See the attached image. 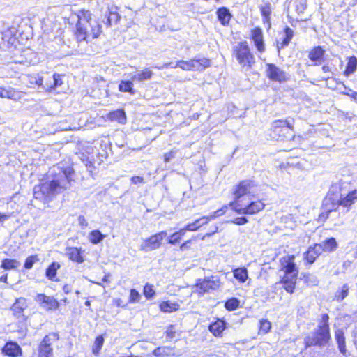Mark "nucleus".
<instances>
[{"instance_id":"a19ab883","label":"nucleus","mask_w":357,"mask_h":357,"mask_svg":"<svg viewBox=\"0 0 357 357\" xmlns=\"http://www.w3.org/2000/svg\"><path fill=\"white\" fill-rule=\"evenodd\" d=\"M172 354V349L167 347H159L155 349L153 354L156 357H165Z\"/></svg>"},{"instance_id":"20e7f679","label":"nucleus","mask_w":357,"mask_h":357,"mask_svg":"<svg viewBox=\"0 0 357 357\" xmlns=\"http://www.w3.org/2000/svg\"><path fill=\"white\" fill-rule=\"evenodd\" d=\"M357 191L353 190L349 192L346 197L341 198L338 200L337 203H333L331 201V198L326 197L324 201L323 211L319 218L321 220H326L328 218L329 214L336 211L340 205L344 207L351 206L357 201Z\"/></svg>"},{"instance_id":"f3484780","label":"nucleus","mask_w":357,"mask_h":357,"mask_svg":"<svg viewBox=\"0 0 357 357\" xmlns=\"http://www.w3.org/2000/svg\"><path fill=\"white\" fill-rule=\"evenodd\" d=\"M2 352L10 357H17L22 355V351L17 343L10 341L6 343Z\"/></svg>"},{"instance_id":"c9c22d12","label":"nucleus","mask_w":357,"mask_h":357,"mask_svg":"<svg viewBox=\"0 0 357 357\" xmlns=\"http://www.w3.org/2000/svg\"><path fill=\"white\" fill-rule=\"evenodd\" d=\"M20 266V262L16 259H5L1 261V268L5 270L15 269Z\"/></svg>"},{"instance_id":"e433bc0d","label":"nucleus","mask_w":357,"mask_h":357,"mask_svg":"<svg viewBox=\"0 0 357 357\" xmlns=\"http://www.w3.org/2000/svg\"><path fill=\"white\" fill-rule=\"evenodd\" d=\"M133 81L128 80V81H121L119 84V90L121 92H128L130 94H135V91L133 89Z\"/></svg>"},{"instance_id":"69168bd1","label":"nucleus","mask_w":357,"mask_h":357,"mask_svg":"<svg viewBox=\"0 0 357 357\" xmlns=\"http://www.w3.org/2000/svg\"><path fill=\"white\" fill-rule=\"evenodd\" d=\"M34 79L36 85L43 88V78L42 77H34Z\"/></svg>"},{"instance_id":"6ab92c4d","label":"nucleus","mask_w":357,"mask_h":357,"mask_svg":"<svg viewBox=\"0 0 357 357\" xmlns=\"http://www.w3.org/2000/svg\"><path fill=\"white\" fill-rule=\"evenodd\" d=\"M335 339L337 344L340 352L344 356H347L345 337L342 330L337 329L335 332Z\"/></svg>"},{"instance_id":"37998d69","label":"nucleus","mask_w":357,"mask_h":357,"mask_svg":"<svg viewBox=\"0 0 357 357\" xmlns=\"http://www.w3.org/2000/svg\"><path fill=\"white\" fill-rule=\"evenodd\" d=\"M178 67L184 70H193L192 59L190 61H179L176 62L174 66H172V68H176Z\"/></svg>"},{"instance_id":"f03ea898","label":"nucleus","mask_w":357,"mask_h":357,"mask_svg":"<svg viewBox=\"0 0 357 357\" xmlns=\"http://www.w3.org/2000/svg\"><path fill=\"white\" fill-rule=\"evenodd\" d=\"M77 20L75 36L78 42L86 41L98 38L102 33L99 22L92 20L91 13L87 10H81L72 16Z\"/></svg>"},{"instance_id":"c85d7f7f","label":"nucleus","mask_w":357,"mask_h":357,"mask_svg":"<svg viewBox=\"0 0 357 357\" xmlns=\"http://www.w3.org/2000/svg\"><path fill=\"white\" fill-rule=\"evenodd\" d=\"M193 63V70L202 71L205 68H208L211 65V61L206 58H195L192 59Z\"/></svg>"},{"instance_id":"338daca9","label":"nucleus","mask_w":357,"mask_h":357,"mask_svg":"<svg viewBox=\"0 0 357 357\" xmlns=\"http://www.w3.org/2000/svg\"><path fill=\"white\" fill-rule=\"evenodd\" d=\"M169 66H171V62L165 63L161 66L160 65L155 66L153 68L161 70V69L168 68Z\"/></svg>"},{"instance_id":"6e6552de","label":"nucleus","mask_w":357,"mask_h":357,"mask_svg":"<svg viewBox=\"0 0 357 357\" xmlns=\"http://www.w3.org/2000/svg\"><path fill=\"white\" fill-rule=\"evenodd\" d=\"M330 340V331L315 328L310 335L305 338L304 341L306 347L312 346L323 347L328 344Z\"/></svg>"},{"instance_id":"0eeeda50","label":"nucleus","mask_w":357,"mask_h":357,"mask_svg":"<svg viewBox=\"0 0 357 357\" xmlns=\"http://www.w3.org/2000/svg\"><path fill=\"white\" fill-rule=\"evenodd\" d=\"M229 205L237 213L243 215L256 214L262 211L265 207V204L261 200L251 201L248 204H243L238 202H231Z\"/></svg>"},{"instance_id":"9d476101","label":"nucleus","mask_w":357,"mask_h":357,"mask_svg":"<svg viewBox=\"0 0 357 357\" xmlns=\"http://www.w3.org/2000/svg\"><path fill=\"white\" fill-rule=\"evenodd\" d=\"M291 130V126L287 121L278 120L273 123L272 133L273 137H278V139L281 140L291 139L293 137Z\"/></svg>"},{"instance_id":"7ed1b4c3","label":"nucleus","mask_w":357,"mask_h":357,"mask_svg":"<svg viewBox=\"0 0 357 357\" xmlns=\"http://www.w3.org/2000/svg\"><path fill=\"white\" fill-rule=\"evenodd\" d=\"M294 255L284 256L280 259L281 270L284 272V275L280 280L283 288L289 293L292 294L298 274V269L294 263Z\"/></svg>"},{"instance_id":"412c9836","label":"nucleus","mask_w":357,"mask_h":357,"mask_svg":"<svg viewBox=\"0 0 357 357\" xmlns=\"http://www.w3.org/2000/svg\"><path fill=\"white\" fill-rule=\"evenodd\" d=\"M321 252L322 248L321 246L315 244L314 246L309 248L305 253V258L309 264H312Z\"/></svg>"},{"instance_id":"2eb2a0df","label":"nucleus","mask_w":357,"mask_h":357,"mask_svg":"<svg viewBox=\"0 0 357 357\" xmlns=\"http://www.w3.org/2000/svg\"><path fill=\"white\" fill-rule=\"evenodd\" d=\"M227 210V206H224L220 209H218V210L215 211V212H213L212 214H210L207 216H203V217L196 220L193 222L195 225V227H197V229H198L202 226L206 225L209 221L213 220L215 219L216 218L225 214L226 213Z\"/></svg>"},{"instance_id":"052dcab7","label":"nucleus","mask_w":357,"mask_h":357,"mask_svg":"<svg viewBox=\"0 0 357 357\" xmlns=\"http://www.w3.org/2000/svg\"><path fill=\"white\" fill-rule=\"evenodd\" d=\"M78 221H79V223L80 226L82 228H84V227H87L88 222H87L86 220L85 219V218L83 215H79V216Z\"/></svg>"},{"instance_id":"c03bdc74","label":"nucleus","mask_w":357,"mask_h":357,"mask_svg":"<svg viewBox=\"0 0 357 357\" xmlns=\"http://www.w3.org/2000/svg\"><path fill=\"white\" fill-rule=\"evenodd\" d=\"M349 289L348 284H344L342 289L335 293V299L339 302L342 301L348 296Z\"/></svg>"},{"instance_id":"a878e982","label":"nucleus","mask_w":357,"mask_h":357,"mask_svg":"<svg viewBox=\"0 0 357 357\" xmlns=\"http://www.w3.org/2000/svg\"><path fill=\"white\" fill-rule=\"evenodd\" d=\"M66 255L68 258L75 262L81 264L84 261L83 257L81 255V249L77 248H68L67 249Z\"/></svg>"},{"instance_id":"ea45409f","label":"nucleus","mask_w":357,"mask_h":357,"mask_svg":"<svg viewBox=\"0 0 357 357\" xmlns=\"http://www.w3.org/2000/svg\"><path fill=\"white\" fill-rule=\"evenodd\" d=\"M328 320L329 316L327 314H322L318 321L317 329L330 331Z\"/></svg>"},{"instance_id":"09e8293b","label":"nucleus","mask_w":357,"mask_h":357,"mask_svg":"<svg viewBox=\"0 0 357 357\" xmlns=\"http://www.w3.org/2000/svg\"><path fill=\"white\" fill-rule=\"evenodd\" d=\"M144 294L147 299L152 298L155 295L153 285L146 284L144 287Z\"/></svg>"},{"instance_id":"de8ad7c7","label":"nucleus","mask_w":357,"mask_h":357,"mask_svg":"<svg viewBox=\"0 0 357 357\" xmlns=\"http://www.w3.org/2000/svg\"><path fill=\"white\" fill-rule=\"evenodd\" d=\"M271 328V324L266 319L260 321L259 332L263 334L267 333Z\"/></svg>"},{"instance_id":"a18cd8bd","label":"nucleus","mask_w":357,"mask_h":357,"mask_svg":"<svg viewBox=\"0 0 357 357\" xmlns=\"http://www.w3.org/2000/svg\"><path fill=\"white\" fill-rule=\"evenodd\" d=\"M104 343V338L102 336L99 335L98 336L94 342V344L92 348L93 354L95 355H98L100 353V351Z\"/></svg>"},{"instance_id":"6e6d98bb","label":"nucleus","mask_w":357,"mask_h":357,"mask_svg":"<svg viewBox=\"0 0 357 357\" xmlns=\"http://www.w3.org/2000/svg\"><path fill=\"white\" fill-rule=\"evenodd\" d=\"M176 151L174 150H172L164 155V160L167 162L172 160L173 158L176 156Z\"/></svg>"},{"instance_id":"c756f323","label":"nucleus","mask_w":357,"mask_h":357,"mask_svg":"<svg viewBox=\"0 0 357 357\" xmlns=\"http://www.w3.org/2000/svg\"><path fill=\"white\" fill-rule=\"evenodd\" d=\"M4 96L5 98H8L13 100H19L24 96V94L20 91L12 87H8L6 89Z\"/></svg>"},{"instance_id":"8fccbe9b","label":"nucleus","mask_w":357,"mask_h":357,"mask_svg":"<svg viewBox=\"0 0 357 357\" xmlns=\"http://www.w3.org/2000/svg\"><path fill=\"white\" fill-rule=\"evenodd\" d=\"M38 260L36 255H31L26 258L24 266L26 269H31L33 264Z\"/></svg>"},{"instance_id":"a211bd4d","label":"nucleus","mask_w":357,"mask_h":357,"mask_svg":"<svg viewBox=\"0 0 357 357\" xmlns=\"http://www.w3.org/2000/svg\"><path fill=\"white\" fill-rule=\"evenodd\" d=\"M153 73L149 68H145L142 70H139L134 74L130 75V79L132 81H137L139 82L149 80L151 79Z\"/></svg>"},{"instance_id":"39448f33","label":"nucleus","mask_w":357,"mask_h":357,"mask_svg":"<svg viewBox=\"0 0 357 357\" xmlns=\"http://www.w3.org/2000/svg\"><path fill=\"white\" fill-rule=\"evenodd\" d=\"M233 55L240 66L246 70H249L255 63V57L246 41L241 42L234 47Z\"/></svg>"},{"instance_id":"bf43d9fd","label":"nucleus","mask_w":357,"mask_h":357,"mask_svg":"<svg viewBox=\"0 0 357 357\" xmlns=\"http://www.w3.org/2000/svg\"><path fill=\"white\" fill-rule=\"evenodd\" d=\"M131 183L134 185H137L138 183H141L144 182V178L139 176H134L130 179Z\"/></svg>"},{"instance_id":"603ef678","label":"nucleus","mask_w":357,"mask_h":357,"mask_svg":"<svg viewBox=\"0 0 357 357\" xmlns=\"http://www.w3.org/2000/svg\"><path fill=\"white\" fill-rule=\"evenodd\" d=\"M307 7L306 0H298L296 1V10L298 13H303Z\"/></svg>"},{"instance_id":"9b49d317","label":"nucleus","mask_w":357,"mask_h":357,"mask_svg":"<svg viewBox=\"0 0 357 357\" xmlns=\"http://www.w3.org/2000/svg\"><path fill=\"white\" fill-rule=\"evenodd\" d=\"M220 286V280L217 276H211L197 280L196 287L199 294H204L210 290H216Z\"/></svg>"},{"instance_id":"bb28decb","label":"nucleus","mask_w":357,"mask_h":357,"mask_svg":"<svg viewBox=\"0 0 357 357\" xmlns=\"http://www.w3.org/2000/svg\"><path fill=\"white\" fill-rule=\"evenodd\" d=\"M217 15L218 20L223 26H226L229 24L231 17L229 9L225 7L219 8L217 10Z\"/></svg>"},{"instance_id":"4c0bfd02","label":"nucleus","mask_w":357,"mask_h":357,"mask_svg":"<svg viewBox=\"0 0 357 357\" xmlns=\"http://www.w3.org/2000/svg\"><path fill=\"white\" fill-rule=\"evenodd\" d=\"M105 238V235L102 234L99 230H93L89 234V239L93 244L100 243Z\"/></svg>"},{"instance_id":"680f3d73","label":"nucleus","mask_w":357,"mask_h":357,"mask_svg":"<svg viewBox=\"0 0 357 357\" xmlns=\"http://www.w3.org/2000/svg\"><path fill=\"white\" fill-rule=\"evenodd\" d=\"M190 243H191L190 240H188V241H185L183 243H182L181 245L180 250L184 251V250L190 249Z\"/></svg>"},{"instance_id":"13d9d810","label":"nucleus","mask_w":357,"mask_h":357,"mask_svg":"<svg viewBox=\"0 0 357 357\" xmlns=\"http://www.w3.org/2000/svg\"><path fill=\"white\" fill-rule=\"evenodd\" d=\"M284 35L287 38H288L289 40H291V38H293L294 36V31L290 29L289 27L287 26L285 29H284Z\"/></svg>"},{"instance_id":"49530a36","label":"nucleus","mask_w":357,"mask_h":357,"mask_svg":"<svg viewBox=\"0 0 357 357\" xmlns=\"http://www.w3.org/2000/svg\"><path fill=\"white\" fill-rule=\"evenodd\" d=\"M239 303L240 301L238 299L236 298H231L225 302V307L227 310L233 311L238 307Z\"/></svg>"},{"instance_id":"864d4df0","label":"nucleus","mask_w":357,"mask_h":357,"mask_svg":"<svg viewBox=\"0 0 357 357\" xmlns=\"http://www.w3.org/2000/svg\"><path fill=\"white\" fill-rule=\"evenodd\" d=\"M181 237L177 234V232H174L169 236L168 243L171 245H176L181 241Z\"/></svg>"},{"instance_id":"f257e3e1","label":"nucleus","mask_w":357,"mask_h":357,"mask_svg":"<svg viewBox=\"0 0 357 357\" xmlns=\"http://www.w3.org/2000/svg\"><path fill=\"white\" fill-rule=\"evenodd\" d=\"M74 176L75 171L70 167L54 166L47 173V181L34 187L35 199L49 202L71 187Z\"/></svg>"},{"instance_id":"0e129e2a","label":"nucleus","mask_w":357,"mask_h":357,"mask_svg":"<svg viewBox=\"0 0 357 357\" xmlns=\"http://www.w3.org/2000/svg\"><path fill=\"white\" fill-rule=\"evenodd\" d=\"M186 229H188V231H195L198 230L197 229V227H195V225L194 224V222L188 224L186 225Z\"/></svg>"},{"instance_id":"2f4dec72","label":"nucleus","mask_w":357,"mask_h":357,"mask_svg":"<svg viewBox=\"0 0 357 357\" xmlns=\"http://www.w3.org/2000/svg\"><path fill=\"white\" fill-rule=\"evenodd\" d=\"M317 245L321 246L322 248V252H332L337 247V242L334 238L326 239Z\"/></svg>"},{"instance_id":"4468645a","label":"nucleus","mask_w":357,"mask_h":357,"mask_svg":"<svg viewBox=\"0 0 357 357\" xmlns=\"http://www.w3.org/2000/svg\"><path fill=\"white\" fill-rule=\"evenodd\" d=\"M35 301L38 303L43 308L47 310H55L59 307V303L56 299L43 294H37Z\"/></svg>"},{"instance_id":"774afa93","label":"nucleus","mask_w":357,"mask_h":357,"mask_svg":"<svg viewBox=\"0 0 357 357\" xmlns=\"http://www.w3.org/2000/svg\"><path fill=\"white\" fill-rule=\"evenodd\" d=\"M188 231V229H186V226L183 228H181L177 232V234L181 236L182 237L183 236H184L186 233V231Z\"/></svg>"},{"instance_id":"72a5a7b5","label":"nucleus","mask_w":357,"mask_h":357,"mask_svg":"<svg viewBox=\"0 0 357 357\" xmlns=\"http://www.w3.org/2000/svg\"><path fill=\"white\" fill-rule=\"evenodd\" d=\"M108 118L111 121H118L120 123H125L126 121L125 112L122 109H117L110 112L108 114Z\"/></svg>"},{"instance_id":"b1692460","label":"nucleus","mask_w":357,"mask_h":357,"mask_svg":"<svg viewBox=\"0 0 357 357\" xmlns=\"http://www.w3.org/2000/svg\"><path fill=\"white\" fill-rule=\"evenodd\" d=\"M324 54V50L321 47L318 46L310 52L308 56L310 59L314 63L315 65H319L322 61Z\"/></svg>"},{"instance_id":"5701e85b","label":"nucleus","mask_w":357,"mask_h":357,"mask_svg":"<svg viewBox=\"0 0 357 357\" xmlns=\"http://www.w3.org/2000/svg\"><path fill=\"white\" fill-rule=\"evenodd\" d=\"M63 84L61 75L54 73L52 77H50L49 83L46 82L43 89L47 91H52L56 89L57 87L61 86Z\"/></svg>"},{"instance_id":"ddd939ff","label":"nucleus","mask_w":357,"mask_h":357,"mask_svg":"<svg viewBox=\"0 0 357 357\" xmlns=\"http://www.w3.org/2000/svg\"><path fill=\"white\" fill-rule=\"evenodd\" d=\"M167 236L165 231L158 232L146 239L140 245V250L149 252L158 249L161 246V241Z\"/></svg>"},{"instance_id":"f704fd0d","label":"nucleus","mask_w":357,"mask_h":357,"mask_svg":"<svg viewBox=\"0 0 357 357\" xmlns=\"http://www.w3.org/2000/svg\"><path fill=\"white\" fill-rule=\"evenodd\" d=\"M357 68V59L355 56H350L347 63L346 69L344 72L345 76L349 77L353 74Z\"/></svg>"},{"instance_id":"423d86ee","label":"nucleus","mask_w":357,"mask_h":357,"mask_svg":"<svg viewBox=\"0 0 357 357\" xmlns=\"http://www.w3.org/2000/svg\"><path fill=\"white\" fill-rule=\"evenodd\" d=\"M233 194L235 197L234 202L241 203L240 199L243 196L250 195L252 197H257L258 187L254 181L244 180L234 187Z\"/></svg>"},{"instance_id":"4d7b16f0","label":"nucleus","mask_w":357,"mask_h":357,"mask_svg":"<svg viewBox=\"0 0 357 357\" xmlns=\"http://www.w3.org/2000/svg\"><path fill=\"white\" fill-rule=\"evenodd\" d=\"M175 329L174 326L171 325L168 327V328L166 331V335L167 337L169 339H173L175 337Z\"/></svg>"},{"instance_id":"dca6fc26","label":"nucleus","mask_w":357,"mask_h":357,"mask_svg":"<svg viewBox=\"0 0 357 357\" xmlns=\"http://www.w3.org/2000/svg\"><path fill=\"white\" fill-rule=\"evenodd\" d=\"M227 210V206H224L220 209H218V210L215 211V212H213L212 214H210L207 216H203V217L196 220L193 222L195 225V227H197V229H198L202 226L206 225L209 221L213 220L215 219L216 218L225 214L226 213Z\"/></svg>"},{"instance_id":"7c9ffc66","label":"nucleus","mask_w":357,"mask_h":357,"mask_svg":"<svg viewBox=\"0 0 357 357\" xmlns=\"http://www.w3.org/2000/svg\"><path fill=\"white\" fill-rule=\"evenodd\" d=\"M61 266L57 262H52L46 269L45 276L52 281H56V272Z\"/></svg>"},{"instance_id":"3c124183","label":"nucleus","mask_w":357,"mask_h":357,"mask_svg":"<svg viewBox=\"0 0 357 357\" xmlns=\"http://www.w3.org/2000/svg\"><path fill=\"white\" fill-rule=\"evenodd\" d=\"M141 295L139 293L136 289H132L130 293L129 302L131 303H137L139 301Z\"/></svg>"},{"instance_id":"58836bf2","label":"nucleus","mask_w":357,"mask_h":357,"mask_svg":"<svg viewBox=\"0 0 357 357\" xmlns=\"http://www.w3.org/2000/svg\"><path fill=\"white\" fill-rule=\"evenodd\" d=\"M178 304L170 301L162 302L160 305V310L164 312H172L178 309Z\"/></svg>"},{"instance_id":"5fc2aeb1","label":"nucleus","mask_w":357,"mask_h":357,"mask_svg":"<svg viewBox=\"0 0 357 357\" xmlns=\"http://www.w3.org/2000/svg\"><path fill=\"white\" fill-rule=\"evenodd\" d=\"M248 222V220L246 217H238L235 218L234 220H231V222L238 225H243L246 224Z\"/></svg>"},{"instance_id":"393cba45","label":"nucleus","mask_w":357,"mask_h":357,"mask_svg":"<svg viewBox=\"0 0 357 357\" xmlns=\"http://www.w3.org/2000/svg\"><path fill=\"white\" fill-rule=\"evenodd\" d=\"M27 307L26 300L24 298H19L16 299L15 303L13 305L11 309L13 314L16 317L22 315L23 311Z\"/></svg>"},{"instance_id":"f8f14e48","label":"nucleus","mask_w":357,"mask_h":357,"mask_svg":"<svg viewBox=\"0 0 357 357\" xmlns=\"http://www.w3.org/2000/svg\"><path fill=\"white\" fill-rule=\"evenodd\" d=\"M266 76L269 79L280 83L287 82L289 75L283 70L273 63L266 64Z\"/></svg>"},{"instance_id":"cd10ccee","label":"nucleus","mask_w":357,"mask_h":357,"mask_svg":"<svg viewBox=\"0 0 357 357\" xmlns=\"http://www.w3.org/2000/svg\"><path fill=\"white\" fill-rule=\"evenodd\" d=\"M232 272L234 278L240 283H244L248 279V271L245 267L234 268Z\"/></svg>"},{"instance_id":"1a4fd4ad","label":"nucleus","mask_w":357,"mask_h":357,"mask_svg":"<svg viewBox=\"0 0 357 357\" xmlns=\"http://www.w3.org/2000/svg\"><path fill=\"white\" fill-rule=\"evenodd\" d=\"M59 340V335L56 333L46 335L38 345V357H53L52 345Z\"/></svg>"},{"instance_id":"aec40b11","label":"nucleus","mask_w":357,"mask_h":357,"mask_svg":"<svg viewBox=\"0 0 357 357\" xmlns=\"http://www.w3.org/2000/svg\"><path fill=\"white\" fill-rule=\"evenodd\" d=\"M252 39L259 52L264 51L263 34L260 29L256 28L252 31Z\"/></svg>"},{"instance_id":"473e14b6","label":"nucleus","mask_w":357,"mask_h":357,"mask_svg":"<svg viewBox=\"0 0 357 357\" xmlns=\"http://www.w3.org/2000/svg\"><path fill=\"white\" fill-rule=\"evenodd\" d=\"M225 328V322L222 320H218L217 321L210 324L208 329L215 336L217 337L221 335Z\"/></svg>"},{"instance_id":"e2e57ef3","label":"nucleus","mask_w":357,"mask_h":357,"mask_svg":"<svg viewBox=\"0 0 357 357\" xmlns=\"http://www.w3.org/2000/svg\"><path fill=\"white\" fill-rule=\"evenodd\" d=\"M290 40H289L288 38H287L286 37H284L283 39H282V43H280V45L278 46V50H280V48H284V47L287 46L289 45V43H290Z\"/></svg>"},{"instance_id":"4be33fe9","label":"nucleus","mask_w":357,"mask_h":357,"mask_svg":"<svg viewBox=\"0 0 357 357\" xmlns=\"http://www.w3.org/2000/svg\"><path fill=\"white\" fill-rule=\"evenodd\" d=\"M106 25L111 26L113 24H116L121 18L120 15L116 11V8H109L108 11L105 13Z\"/></svg>"},{"instance_id":"79ce46f5","label":"nucleus","mask_w":357,"mask_h":357,"mask_svg":"<svg viewBox=\"0 0 357 357\" xmlns=\"http://www.w3.org/2000/svg\"><path fill=\"white\" fill-rule=\"evenodd\" d=\"M261 15L264 17V22L270 24V15L271 13V4L270 3H266L264 6L260 8Z\"/></svg>"}]
</instances>
